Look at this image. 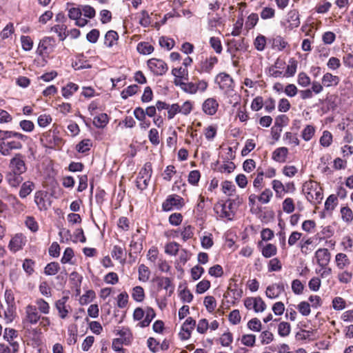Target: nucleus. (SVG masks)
<instances>
[{"instance_id":"1","label":"nucleus","mask_w":353,"mask_h":353,"mask_svg":"<svg viewBox=\"0 0 353 353\" xmlns=\"http://www.w3.org/2000/svg\"><path fill=\"white\" fill-rule=\"evenodd\" d=\"M117 337L114 338L112 343V347L114 350L118 352H122L123 353V349L122 348L123 345H128L130 343V332L127 328H123L121 330H114Z\"/></svg>"},{"instance_id":"2","label":"nucleus","mask_w":353,"mask_h":353,"mask_svg":"<svg viewBox=\"0 0 353 353\" xmlns=\"http://www.w3.org/2000/svg\"><path fill=\"white\" fill-rule=\"evenodd\" d=\"M40 141L44 147L50 149L60 147L63 143L62 139L58 136L55 130H49L43 133Z\"/></svg>"},{"instance_id":"3","label":"nucleus","mask_w":353,"mask_h":353,"mask_svg":"<svg viewBox=\"0 0 353 353\" xmlns=\"http://www.w3.org/2000/svg\"><path fill=\"white\" fill-rule=\"evenodd\" d=\"M22 139L17 138H7L0 142V153L3 156H9L12 150H20L22 148ZM23 141H24L23 140Z\"/></svg>"},{"instance_id":"4","label":"nucleus","mask_w":353,"mask_h":353,"mask_svg":"<svg viewBox=\"0 0 353 353\" xmlns=\"http://www.w3.org/2000/svg\"><path fill=\"white\" fill-rule=\"evenodd\" d=\"M152 175V166L150 163H145L141 169L136 180L138 189L143 190L147 188Z\"/></svg>"},{"instance_id":"5","label":"nucleus","mask_w":353,"mask_h":353,"mask_svg":"<svg viewBox=\"0 0 353 353\" xmlns=\"http://www.w3.org/2000/svg\"><path fill=\"white\" fill-rule=\"evenodd\" d=\"M215 82L218 83L219 88L225 94H229L234 90V80L230 74L225 72L219 73L216 77Z\"/></svg>"},{"instance_id":"6","label":"nucleus","mask_w":353,"mask_h":353,"mask_svg":"<svg viewBox=\"0 0 353 353\" xmlns=\"http://www.w3.org/2000/svg\"><path fill=\"white\" fill-rule=\"evenodd\" d=\"M184 205L183 199L177 194H171L162 203L163 211H171L173 210H179Z\"/></svg>"},{"instance_id":"7","label":"nucleus","mask_w":353,"mask_h":353,"mask_svg":"<svg viewBox=\"0 0 353 353\" xmlns=\"http://www.w3.org/2000/svg\"><path fill=\"white\" fill-rule=\"evenodd\" d=\"M55 46V39L50 37H46L39 41L37 52L39 55H49L54 52Z\"/></svg>"},{"instance_id":"8","label":"nucleus","mask_w":353,"mask_h":353,"mask_svg":"<svg viewBox=\"0 0 353 353\" xmlns=\"http://www.w3.org/2000/svg\"><path fill=\"white\" fill-rule=\"evenodd\" d=\"M41 318V316L36 306L29 304L25 307V317L23 320L24 325H35Z\"/></svg>"},{"instance_id":"9","label":"nucleus","mask_w":353,"mask_h":353,"mask_svg":"<svg viewBox=\"0 0 353 353\" xmlns=\"http://www.w3.org/2000/svg\"><path fill=\"white\" fill-rule=\"evenodd\" d=\"M148 66L154 74L157 76L163 75L168 70L167 64L163 60L155 58L148 61Z\"/></svg>"},{"instance_id":"10","label":"nucleus","mask_w":353,"mask_h":353,"mask_svg":"<svg viewBox=\"0 0 353 353\" xmlns=\"http://www.w3.org/2000/svg\"><path fill=\"white\" fill-rule=\"evenodd\" d=\"M196 326V321L192 317H188L181 326V331L179 333L180 338L182 340L190 339L192 331Z\"/></svg>"},{"instance_id":"11","label":"nucleus","mask_w":353,"mask_h":353,"mask_svg":"<svg viewBox=\"0 0 353 353\" xmlns=\"http://www.w3.org/2000/svg\"><path fill=\"white\" fill-rule=\"evenodd\" d=\"M10 165L12 168V171L18 174H21L27 170L23 157L20 154H17L14 157L10 160Z\"/></svg>"},{"instance_id":"12","label":"nucleus","mask_w":353,"mask_h":353,"mask_svg":"<svg viewBox=\"0 0 353 353\" xmlns=\"http://www.w3.org/2000/svg\"><path fill=\"white\" fill-rule=\"evenodd\" d=\"M330 257V252L326 248H319L315 252L316 262L321 268H325L329 264Z\"/></svg>"},{"instance_id":"13","label":"nucleus","mask_w":353,"mask_h":353,"mask_svg":"<svg viewBox=\"0 0 353 353\" xmlns=\"http://www.w3.org/2000/svg\"><path fill=\"white\" fill-rule=\"evenodd\" d=\"M247 46L245 43V39H232L228 42V52L234 57L237 51L246 50Z\"/></svg>"},{"instance_id":"14","label":"nucleus","mask_w":353,"mask_h":353,"mask_svg":"<svg viewBox=\"0 0 353 353\" xmlns=\"http://www.w3.org/2000/svg\"><path fill=\"white\" fill-rule=\"evenodd\" d=\"M68 300V296H63L61 299L57 300L55 302V307L58 311L59 316L61 319H65L69 313L70 307V305H67Z\"/></svg>"},{"instance_id":"15","label":"nucleus","mask_w":353,"mask_h":353,"mask_svg":"<svg viewBox=\"0 0 353 353\" xmlns=\"http://www.w3.org/2000/svg\"><path fill=\"white\" fill-rule=\"evenodd\" d=\"M34 203L39 210H46L50 205L47 199V193L43 191H37L34 194Z\"/></svg>"},{"instance_id":"16","label":"nucleus","mask_w":353,"mask_h":353,"mask_svg":"<svg viewBox=\"0 0 353 353\" xmlns=\"http://www.w3.org/2000/svg\"><path fill=\"white\" fill-rule=\"evenodd\" d=\"M219 108L217 101L214 98L207 99L202 105L203 111L208 115L212 116L216 114Z\"/></svg>"},{"instance_id":"17","label":"nucleus","mask_w":353,"mask_h":353,"mask_svg":"<svg viewBox=\"0 0 353 353\" xmlns=\"http://www.w3.org/2000/svg\"><path fill=\"white\" fill-rule=\"evenodd\" d=\"M285 287L283 283H275L269 285L266 289V296L270 299H275L284 292Z\"/></svg>"},{"instance_id":"18","label":"nucleus","mask_w":353,"mask_h":353,"mask_svg":"<svg viewBox=\"0 0 353 353\" xmlns=\"http://www.w3.org/2000/svg\"><path fill=\"white\" fill-rule=\"evenodd\" d=\"M15 310V305H6V307H5L0 304V316H3L7 323H10L14 319Z\"/></svg>"},{"instance_id":"19","label":"nucleus","mask_w":353,"mask_h":353,"mask_svg":"<svg viewBox=\"0 0 353 353\" xmlns=\"http://www.w3.org/2000/svg\"><path fill=\"white\" fill-rule=\"evenodd\" d=\"M26 241L21 234H17L10 241L9 248L13 252H16L21 250L25 245Z\"/></svg>"},{"instance_id":"20","label":"nucleus","mask_w":353,"mask_h":353,"mask_svg":"<svg viewBox=\"0 0 353 353\" xmlns=\"http://www.w3.org/2000/svg\"><path fill=\"white\" fill-rule=\"evenodd\" d=\"M288 154V149L285 147H281L276 149L272 153V159L276 162L284 163Z\"/></svg>"},{"instance_id":"21","label":"nucleus","mask_w":353,"mask_h":353,"mask_svg":"<svg viewBox=\"0 0 353 353\" xmlns=\"http://www.w3.org/2000/svg\"><path fill=\"white\" fill-rule=\"evenodd\" d=\"M218 62L216 57H210L201 62V70L202 72L210 73L215 64Z\"/></svg>"},{"instance_id":"22","label":"nucleus","mask_w":353,"mask_h":353,"mask_svg":"<svg viewBox=\"0 0 353 353\" xmlns=\"http://www.w3.org/2000/svg\"><path fill=\"white\" fill-rule=\"evenodd\" d=\"M156 281L159 288L169 290V294L173 293L174 286L172 284L171 279L168 277H157Z\"/></svg>"},{"instance_id":"23","label":"nucleus","mask_w":353,"mask_h":353,"mask_svg":"<svg viewBox=\"0 0 353 353\" xmlns=\"http://www.w3.org/2000/svg\"><path fill=\"white\" fill-rule=\"evenodd\" d=\"M340 81L339 77L332 74L331 73H325L322 78V84L325 87L336 86Z\"/></svg>"},{"instance_id":"24","label":"nucleus","mask_w":353,"mask_h":353,"mask_svg":"<svg viewBox=\"0 0 353 353\" xmlns=\"http://www.w3.org/2000/svg\"><path fill=\"white\" fill-rule=\"evenodd\" d=\"M6 180L10 186L16 188L22 182L23 177L21 174L12 171L7 174Z\"/></svg>"},{"instance_id":"25","label":"nucleus","mask_w":353,"mask_h":353,"mask_svg":"<svg viewBox=\"0 0 353 353\" xmlns=\"http://www.w3.org/2000/svg\"><path fill=\"white\" fill-rule=\"evenodd\" d=\"M288 21L291 28L299 27L300 25L299 12L296 10H290L288 14Z\"/></svg>"},{"instance_id":"26","label":"nucleus","mask_w":353,"mask_h":353,"mask_svg":"<svg viewBox=\"0 0 353 353\" xmlns=\"http://www.w3.org/2000/svg\"><path fill=\"white\" fill-rule=\"evenodd\" d=\"M34 184L33 182L28 181L24 182L19 190V196L22 199L26 198L27 196H28L34 190Z\"/></svg>"},{"instance_id":"27","label":"nucleus","mask_w":353,"mask_h":353,"mask_svg":"<svg viewBox=\"0 0 353 353\" xmlns=\"http://www.w3.org/2000/svg\"><path fill=\"white\" fill-rule=\"evenodd\" d=\"M35 305L37 310L43 314H48L50 313V307L49 303L41 298L35 300Z\"/></svg>"},{"instance_id":"28","label":"nucleus","mask_w":353,"mask_h":353,"mask_svg":"<svg viewBox=\"0 0 353 353\" xmlns=\"http://www.w3.org/2000/svg\"><path fill=\"white\" fill-rule=\"evenodd\" d=\"M156 314L154 310L152 307H147L145 310V316L144 319L139 323L141 327H148L152 319L155 317Z\"/></svg>"},{"instance_id":"29","label":"nucleus","mask_w":353,"mask_h":353,"mask_svg":"<svg viewBox=\"0 0 353 353\" xmlns=\"http://www.w3.org/2000/svg\"><path fill=\"white\" fill-rule=\"evenodd\" d=\"M174 83L176 85H180L185 92H188L190 94H195L197 92L196 83H194L192 82H180L178 81L177 79H176L174 80Z\"/></svg>"},{"instance_id":"30","label":"nucleus","mask_w":353,"mask_h":353,"mask_svg":"<svg viewBox=\"0 0 353 353\" xmlns=\"http://www.w3.org/2000/svg\"><path fill=\"white\" fill-rule=\"evenodd\" d=\"M139 280L142 282H146L150 276V271L149 268L144 264H141L138 269Z\"/></svg>"},{"instance_id":"31","label":"nucleus","mask_w":353,"mask_h":353,"mask_svg":"<svg viewBox=\"0 0 353 353\" xmlns=\"http://www.w3.org/2000/svg\"><path fill=\"white\" fill-rule=\"evenodd\" d=\"M108 116L105 113H101L94 118L93 124L97 128H103L108 124Z\"/></svg>"},{"instance_id":"32","label":"nucleus","mask_w":353,"mask_h":353,"mask_svg":"<svg viewBox=\"0 0 353 353\" xmlns=\"http://www.w3.org/2000/svg\"><path fill=\"white\" fill-rule=\"evenodd\" d=\"M276 247L272 243L266 244L261 250L262 255L265 258H270L276 255Z\"/></svg>"},{"instance_id":"33","label":"nucleus","mask_w":353,"mask_h":353,"mask_svg":"<svg viewBox=\"0 0 353 353\" xmlns=\"http://www.w3.org/2000/svg\"><path fill=\"white\" fill-rule=\"evenodd\" d=\"M272 188L276 192L277 197L281 198L285 194V188L282 182L279 180H273L272 181Z\"/></svg>"},{"instance_id":"34","label":"nucleus","mask_w":353,"mask_h":353,"mask_svg":"<svg viewBox=\"0 0 353 353\" xmlns=\"http://www.w3.org/2000/svg\"><path fill=\"white\" fill-rule=\"evenodd\" d=\"M79 87L77 84L73 83H70L66 85V86L62 88L61 92L62 95L65 98H69L71 97L75 92L77 91Z\"/></svg>"},{"instance_id":"35","label":"nucleus","mask_w":353,"mask_h":353,"mask_svg":"<svg viewBox=\"0 0 353 353\" xmlns=\"http://www.w3.org/2000/svg\"><path fill=\"white\" fill-rule=\"evenodd\" d=\"M336 262L337 267L341 270L350 263L347 255L343 253H339L336 255Z\"/></svg>"},{"instance_id":"36","label":"nucleus","mask_w":353,"mask_h":353,"mask_svg":"<svg viewBox=\"0 0 353 353\" xmlns=\"http://www.w3.org/2000/svg\"><path fill=\"white\" fill-rule=\"evenodd\" d=\"M18 343H12L10 346L0 343V353H17L19 351Z\"/></svg>"},{"instance_id":"37","label":"nucleus","mask_w":353,"mask_h":353,"mask_svg":"<svg viewBox=\"0 0 353 353\" xmlns=\"http://www.w3.org/2000/svg\"><path fill=\"white\" fill-rule=\"evenodd\" d=\"M315 133V128L312 125H307L301 132V137L305 141L312 139Z\"/></svg>"},{"instance_id":"38","label":"nucleus","mask_w":353,"mask_h":353,"mask_svg":"<svg viewBox=\"0 0 353 353\" xmlns=\"http://www.w3.org/2000/svg\"><path fill=\"white\" fill-rule=\"evenodd\" d=\"M140 54H150L154 51V47L148 42H140L137 47Z\"/></svg>"},{"instance_id":"39","label":"nucleus","mask_w":353,"mask_h":353,"mask_svg":"<svg viewBox=\"0 0 353 353\" xmlns=\"http://www.w3.org/2000/svg\"><path fill=\"white\" fill-rule=\"evenodd\" d=\"M17 332L12 328H6L3 333V339L6 340L10 345L12 343H17L14 339L17 337Z\"/></svg>"},{"instance_id":"40","label":"nucleus","mask_w":353,"mask_h":353,"mask_svg":"<svg viewBox=\"0 0 353 353\" xmlns=\"http://www.w3.org/2000/svg\"><path fill=\"white\" fill-rule=\"evenodd\" d=\"M132 296L137 302H142L145 298L144 290L141 286H136L132 289Z\"/></svg>"},{"instance_id":"41","label":"nucleus","mask_w":353,"mask_h":353,"mask_svg":"<svg viewBox=\"0 0 353 353\" xmlns=\"http://www.w3.org/2000/svg\"><path fill=\"white\" fill-rule=\"evenodd\" d=\"M307 199L309 201L316 200L319 203L323 199V193L320 188L312 191L306 192Z\"/></svg>"},{"instance_id":"42","label":"nucleus","mask_w":353,"mask_h":353,"mask_svg":"<svg viewBox=\"0 0 353 353\" xmlns=\"http://www.w3.org/2000/svg\"><path fill=\"white\" fill-rule=\"evenodd\" d=\"M287 44L288 43L281 36H276L272 39V48L278 50H283Z\"/></svg>"},{"instance_id":"43","label":"nucleus","mask_w":353,"mask_h":353,"mask_svg":"<svg viewBox=\"0 0 353 353\" xmlns=\"http://www.w3.org/2000/svg\"><path fill=\"white\" fill-rule=\"evenodd\" d=\"M60 266L59 264L57 262H51L48 263L45 269H44V273L46 275H55L59 270Z\"/></svg>"},{"instance_id":"44","label":"nucleus","mask_w":353,"mask_h":353,"mask_svg":"<svg viewBox=\"0 0 353 353\" xmlns=\"http://www.w3.org/2000/svg\"><path fill=\"white\" fill-rule=\"evenodd\" d=\"M159 43L161 48H165L168 50L172 49L175 43L172 39L165 37H161Z\"/></svg>"},{"instance_id":"45","label":"nucleus","mask_w":353,"mask_h":353,"mask_svg":"<svg viewBox=\"0 0 353 353\" xmlns=\"http://www.w3.org/2000/svg\"><path fill=\"white\" fill-rule=\"evenodd\" d=\"M272 195L273 194L272 190L269 188H266L261 192L259 196H258V200L261 203L266 204L269 203Z\"/></svg>"},{"instance_id":"46","label":"nucleus","mask_w":353,"mask_h":353,"mask_svg":"<svg viewBox=\"0 0 353 353\" xmlns=\"http://www.w3.org/2000/svg\"><path fill=\"white\" fill-rule=\"evenodd\" d=\"M320 144L323 147H328L332 142V135L329 131H324L320 138Z\"/></svg>"},{"instance_id":"47","label":"nucleus","mask_w":353,"mask_h":353,"mask_svg":"<svg viewBox=\"0 0 353 353\" xmlns=\"http://www.w3.org/2000/svg\"><path fill=\"white\" fill-rule=\"evenodd\" d=\"M21 43L22 49L25 51H30L33 47V41L29 36H21Z\"/></svg>"},{"instance_id":"48","label":"nucleus","mask_w":353,"mask_h":353,"mask_svg":"<svg viewBox=\"0 0 353 353\" xmlns=\"http://www.w3.org/2000/svg\"><path fill=\"white\" fill-rule=\"evenodd\" d=\"M204 305L208 312H213L216 307V303L214 297L212 296H205L204 299Z\"/></svg>"},{"instance_id":"49","label":"nucleus","mask_w":353,"mask_h":353,"mask_svg":"<svg viewBox=\"0 0 353 353\" xmlns=\"http://www.w3.org/2000/svg\"><path fill=\"white\" fill-rule=\"evenodd\" d=\"M291 327L287 322H281L278 327V332L281 336H287L290 334Z\"/></svg>"},{"instance_id":"50","label":"nucleus","mask_w":353,"mask_h":353,"mask_svg":"<svg viewBox=\"0 0 353 353\" xmlns=\"http://www.w3.org/2000/svg\"><path fill=\"white\" fill-rule=\"evenodd\" d=\"M289 63L286 68L285 75L287 77H293L296 72L297 61L292 58L290 59Z\"/></svg>"},{"instance_id":"51","label":"nucleus","mask_w":353,"mask_h":353,"mask_svg":"<svg viewBox=\"0 0 353 353\" xmlns=\"http://www.w3.org/2000/svg\"><path fill=\"white\" fill-rule=\"evenodd\" d=\"M254 45L259 51H263L266 45V38L263 35H259L254 40Z\"/></svg>"},{"instance_id":"52","label":"nucleus","mask_w":353,"mask_h":353,"mask_svg":"<svg viewBox=\"0 0 353 353\" xmlns=\"http://www.w3.org/2000/svg\"><path fill=\"white\" fill-rule=\"evenodd\" d=\"M337 198L335 195H330L325 203V210L327 211H332L336 205Z\"/></svg>"},{"instance_id":"53","label":"nucleus","mask_w":353,"mask_h":353,"mask_svg":"<svg viewBox=\"0 0 353 353\" xmlns=\"http://www.w3.org/2000/svg\"><path fill=\"white\" fill-rule=\"evenodd\" d=\"M125 253L122 248L117 245L114 247L113 254H112V256L115 257L117 260H119L120 263H123L125 261Z\"/></svg>"},{"instance_id":"54","label":"nucleus","mask_w":353,"mask_h":353,"mask_svg":"<svg viewBox=\"0 0 353 353\" xmlns=\"http://www.w3.org/2000/svg\"><path fill=\"white\" fill-rule=\"evenodd\" d=\"M92 145V142L90 139H83L77 145V150L79 152H85L88 151Z\"/></svg>"},{"instance_id":"55","label":"nucleus","mask_w":353,"mask_h":353,"mask_svg":"<svg viewBox=\"0 0 353 353\" xmlns=\"http://www.w3.org/2000/svg\"><path fill=\"white\" fill-rule=\"evenodd\" d=\"M128 302V294L126 292H123L117 296V304L119 307L123 308Z\"/></svg>"},{"instance_id":"56","label":"nucleus","mask_w":353,"mask_h":353,"mask_svg":"<svg viewBox=\"0 0 353 353\" xmlns=\"http://www.w3.org/2000/svg\"><path fill=\"white\" fill-rule=\"evenodd\" d=\"M283 210L286 213H292L294 210V204L293 199L286 198L283 202Z\"/></svg>"},{"instance_id":"57","label":"nucleus","mask_w":353,"mask_h":353,"mask_svg":"<svg viewBox=\"0 0 353 353\" xmlns=\"http://www.w3.org/2000/svg\"><path fill=\"white\" fill-rule=\"evenodd\" d=\"M341 214L343 221L350 222L353 219V213L348 207H343L341 209Z\"/></svg>"},{"instance_id":"58","label":"nucleus","mask_w":353,"mask_h":353,"mask_svg":"<svg viewBox=\"0 0 353 353\" xmlns=\"http://www.w3.org/2000/svg\"><path fill=\"white\" fill-rule=\"evenodd\" d=\"M210 287V282L208 280H203L196 285V292L203 294Z\"/></svg>"},{"instance_id":"59","label":"nucleus","mask_w":353,"mask_h":353,"mask_svg":"<svg viewBox=\"0 0 353 353\" xmlns=\"http://www.w3.org/2000/svg\"><path fill=\"white\" fill-rule=\"evenodd\" d=\"M259 21L258 14L256 13H252L249 15L245 22V26L248 29L253 28Z\"/></svg>"},{"instance_id":"60","label":"nucleus","mask_w":353,"mask_h":353,"mask_svg":"<svg viewBox=\"0 0 353 353\" xmlns=\"http://www.w3.org/2000/svg\"><path fill=\"white\" fill-rule=\"evenodd\" d=\"M179 245L176 242H171L166 245L165 252L170 255H176L179 251Z\"/></svg>"},{"instance_id":"61","label":"nucleus","mask_w":353,"mask_h":353,"mask_svg":"<svg viewBox=\"0 0 353 353\" xmlns=\"http://www.w3.org/2000/svg\"><path fill=\"white\" fill-rule=\"evenodd\" d=\"M210 43L211 47L217 54H220L222 52V46L219 38L214 37H211L210 39Z\"/></svg>"},{"instance_id":"62","label":"nucleus","mask_w":353,"mask_h":353,"mask_svg":"<svg viewBox=\"0 0 353 353\" xmlns=\"http://www.w3.org/2000/svg\"><path fill=\"white\" fill-rule=\"evenodd\" d=\"M204 272V269L200 265H195L191 269V276L196 281L200 279Z\"/></svg>"},{"instance_id":"63","label":"nucleus","mask_w":353,"mask_h":353,"mask_svg":"<svg viewBox=\"0 0 353 353\" xmlns=\"http://www.w3.org/2000/svg\"><path fill=\"white\" fill-rule=\"evenodd\" d=\"M261 321L256 318L252 319L248 323V328L255 332H259L261 330Z\"/></svg>"},{"instance_id":"64","label":"nucleus","mask_w":353,"mask_h":353,"mask_svg":"<svg viewBox=\"0 0 353 353\" xmlns=\"http://www.w3.org/2000/svg\"><path fill=\"white\" fill-rule=\"evenodd\" d=\"M183 220V216L181 213H173L169 216V223L172 225H179Z\"/></svg>"}]
</instances>
